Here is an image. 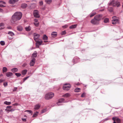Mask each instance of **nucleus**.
Listing matches in <instances>:
<instances>
[{"mask_svg": "<svg viewBox=\"0 0 123 123\" xmlns=\"http://www.w3.org/2000/svg\"><path fill=\"white\" fill-rule=\"evenodd\" d=\"M18 69L16 68H15L12 69V71L13 72H16L17 71Z\"/></svg>", "mask_w": 123, "mask_h": 123, "instance_id": "nucleus-26", "label": "nucleus"}, {"mask_svg": "<svg viewBox=\"0 0 123 123\" xmlns=\"http://www.w3.org/2000/svg\"><path fill=\"white\" fill-rule=\"evenodd\" d=\"M54 96V94L53 93H49L46 94L45 96L46 99L48 100Z\"/></svg>", "mask_w": 123, "mask_h": 123, "instance_id": "nucleus-2", "label": "nucleus"}, {"mask_svg": "<svg viewBox=\"0 0 123 123\" xmlns=\"http://www.w3.org/2000/svg\"><path fill=\"white\" fill-rule=\"evenodd\" d=\"M4 24L3 23H1L0 24V30H1L3 29L4 28Z\"/></svg>", "mask_w": 123, "mask_h": 123, "instance_id": "nucleus-19", "label": "nucleus"}, {"mask_svg": "<svg viewBox=\"0 0 123 123\" xmlns=\"http://www.w3.org/2000/svg\"><path fill=\"white\" fill-rule=\"evenodd\" d=\"M22 120L23 121H26V119L25 118H22Z\"/></svg>", "mask_w": 123, "mask_h": 123, "instance_id": "nucleus-59", "label": "nucleus"}, {"mask_svg": "<svg viewBox=\"0 0 123 123\" xmlns=\"http://www.w3.org/2000/svg\"><path fill=\"white\" fill-rule=\"evenodd\" d=\"M12 107L10 106H7V108H10Z\"/></svg>", "mask_w": 123, "mask_h": 123, "instance_id": "nucleus-60", "label": "nucleus"}, {"mask_svg": "<svg viewBox=\"0 0 123 123\" xmlns=\"http://www.w3.org/2000/svg\"><path fill=\"white\" fill-rule=\"evenodd\" d=\"M25 29L26 31H30L31 30V28L30 27V26H29L28 27H26L25 28Z\"/></svg>", "mask_w": 123, "mask_h": 123, "instance_id": "nucleus-30", "label": "nucleus"}, {"mask_svg": "<svg viewBox=\"0 0 123 123\" xmlns=\"http://www.w3.org/2000/svg\"><path fill=\"white\" fill-rule=\"evenodd\" d=\"M0 113L1 114H2V110H0Z\"/></svg>", "mask_w": 123, "mask_h": 123, "instance_id": "nucleus-61", "label": "nucleus"}, {"mask_svg": "<svg viewBox=\"0 0 123 123\" xmlns=\"http://www.w3.org/2000/svg\"><path fill=\"white\" fill-rule=\"evenodd\" d=\"M19 0H10L9 2L10 4H13L18 1Z\"/></svg>", "mask_w": 123, "mask_h": 123, "instance_id": "nucleus-15", "label": "nucleus"}, {"mask_svg": "<svg viewBox=\"0 0 123 123\" xmlns=\"http://www.w3.org/2000/svg\"><path fill=\"white\" fill-rule=\"evenodd\" d=\"M17 89V87L14 88V89L13 90V91H15Z\"/></svg>", "mask_w": 123, "mask_h": 123, "instance_id": "nucleus-54", "label": "nucleus"}, {"mask_svg": "<svg viewBox=\"0 0 123 123\" xmlns=\"http://www.w3.org/2000/svg\"><path fill=\"white\" fill-rule=\"evenodd\" d=\"M68 27V25H65L64 26H62V27L63 28H66Z\"/></svg>", "mask_w": 123, "mask_h": 123, "instance_id": "nucleus-40", "label": "nucleus"}, {"mask_svg": "<svg viewBox=\"0 0 123 123\" xmlns=\"http://www.w3.org/2000/svg\"><path fill=\"white\" fill-rule=\"evenodd\" d=\"M8 34H9L11 36H13L14 35V34L11 31H9L8 32Z\"/></svg>", "mask_w": 123, "mask_h": 123, "instance_id": "nucleus-28", "label": "nucleus"}, {"mask_svg": "<svg viewBox=\"0 0 123 123\" xmlns=\"http://www.w3.org/2000/svg\"><path fill=\"white\" fill-rule=\"evenodd\" d=\"M91 22L92 24L94 25H97L99 23L98 21L94 17L93 19L91 20Z\"/></svg>", "mask_w": 123, "mask_h": 123, "instance_id": "nucleus-6", "label": "nucleus"}, {"mask_svg": "<svg viewBox=\"0 0 123 123\" xmlns=\"http://www.w3.org/2000/svg\"><path fill=\"white\" fill-rule=\"evenodd\" d=\"M5 81L4 80L0 79V83L3 82Z\"/></svg>", "mask_w": 123, "mask_h": 123, "instance_id": "nucleus-51", "label": "nucleus"}, {"mask_svg": "<svg viewBox=\"0 0 123 123\" xmlns=\"http://www.w3.org/2000/svg\"><path fill=\"white\" fill-rule=\"evenodd\" d=\"M27 65V64L26 63H25L24 64H23V67H25V66H26V65Z\"/></svg>", "mask_w": 123, "mask_h": 123, "instance_id": "nucleus-56", "label": "nucleus"}, {"mask_svg": "<svg viewBox=\"0 0 123 123\" xmlns=\"http://www.w3.org/2000/svg\"><path fill=\"white\" fill-rule=\"evenodd\" d=\"M33 15L35 17L38 18L40 17L38 12L36 10L34 11L33 12Z\"/></svg>", "mask_w": 123, "mask_h": 123, "instance_id": "nucleus-7", "label": "nucleus"}, {"mask_svg": "<svg viewBox=\"0 0 123 123\" xmlns=\"http://www.w3.org/2000/svg\"><path fill=\"white\" fill-rule=\"evenodd\" d=\"M40 4L41 5H42L43 4V3L42 1H41L40 2Z\"/></svg>", "mask_w": 123, "mask_h": 123, "instance_id": "nucleus-53", "label": "nucleus"}, {"mask_svg": "<svg viewBox=\"0 0 123 123\" xmlns=\"http://www.w3.org/2000/svg\"><path fill=\"white\" fill-rule=\"evenodd\" d=\"M12 74V73L10 72H7L6 74V76L8 77L11 76Z\"/></svg>", "mask_w": 123, "mask_h": 123, "instance_id": "nucleus-16", "label": "nucleus"}, {"mask_svg": "<svg viewBox=\"0 0 123 123\" xmlns=\"http://www.w3.org/2000/svg\"><path fill=\"white\" fill-rule=\"evenodd\" d=\"M4 6L3 5L1 4H0V7H3Z\"/></svg>", "mask_w": 123, "mask_h": 123, "instance_id": "nucleus-58", "label": "nucleus"}, {"mask_svg": "<svg viewBox=\"0 0 123 123\" xmlns=\"http://www.w3.org/2000/svg\"><path fill=\"white\" fill-rule=\"evenodd\" d=\"M39 37H34V39L35 40L36 42L37 40H38Z\"/></svg>", "mask_w": 123, "mask_h": 123, "instance_id": "nucleus-38", "label": "nucleus"}, {"mask_svg": "<svg viewBox=\"0 0 123 123\" xmlns=\"http://www.w3.org/2000/svg\"><path fill=\"white\" fill-rule=\"evenodd\" d=\"M0 44L2 45H4L5 44V43L4 41H1L0 42Z\"/></svg>", "mask_w": 123, "mask_h": 123, "instance_id": "nucleus-37", "label": "nucleus"}, {"mask_svg": "<svg viewBox=\"0 0 123 123\" xmlns=\"http://www.w3.org/2000/svg\"><path fill=\"white\" fill-rule=\"evenodd\" d=\"M36 59L35 58H33L30 62V65L31 66H33L35 63Z\"/></svg>", "mask_w": 123, "mask_h": 123, "instance_id": "nucleus-8", "label": "nucleus"}, {"mask_svg": "<svg viewBox=\"0 0 123 123\" xmlns=\"http://www.w3.org/2000/svg\"><path fill=\"white\" fill-rule=\"evenodd\" d=\"M27 6V5L25 4H23L21 5V7L25 8Z\"/></svg>", "mask_w": 123, "mask_h": 123, "instance_id": "nucleus-23", "label": "nucleus"}, {"mask_svg": "<svg viewBox=\"0 0 123 123\" xmlns=\"http://www.w3.org/2000/svg\"><path fill=\"white\" fill-rule=\"evenodd\" d=\"M3 85L5 86H6L7 85V83L6 82H5L3 83Z\"/></svg>", "mask_w": 123, "mask_h": 123, "instance_id": "nucleus-41", "label": "nucleus"}, {"mask_svg": "<svg viewBox=\"0 0 123 123\" xmlns=\"http://www.w3.org/2000/svg\"><path fill=\"white\" fill-rule=\"evenodd\" d=\"M71 86V85L69 84H65L63 87V89L65 90H69Z\"/></svg>", "mask_w": 123, "mask_h": 123, "instance_id": "nucleus-3", "label": "nucleus"}, {"mask_svg": "<svg viewBox=\"0 0 123 123\" xmlns=\"http://www.w3.org/2000/svg\"><path fill=\"white\" fill-rule=\"evenodd\" d=\"M115 118V120L116 121L117 123H121V120L120 119L117 117H114Z\"/></svg>", "mask_w": 123, "mask_h": 123, "instance_id": "nucleus-20", "label": "nucleus"}, {"mask_svg": "<svg viewBox=\"0 0 123 123\" xmlns=\"http://www.w3.org/2000/svg\"><path fill=\"white\" fill-rule=\"evenodd\" d=\"M115 118H114V117H113L112 118V120L114 121V122L113 123H116V122H115Z\"/></svg>", "mask_w": 123, "mask_h": 123, "instance_id": "nucleus-50", "label": "nucleus"}, {"mask_svg": "<svg viewBox=\"0 0 123 123\" xmlns=\"http://www.w3.org/2000/svg\"><path fill=\"white\" fill-rule=\"evenodd\" d=\"M26 111H28V112H29L30 113H31V114L32 113H33L32 111H31L30 110H27Z\"/></svg>", "mask_w": 123, "mask_h": 123, "instance_id": "nucleus-48", "label": "nucleus"}, {"mask_svg": "<svg viewBox=\"0 0 123 123\" xmlns=\"http://www.w3.org/2000/svg\"><path fill=\"white\" fill-rule=\"evenodd\" d=\"M18 104L17 103H15V104H13L12 105L13 106H17L18 105Z\"/></svg>", "mask_w": 123, "mask_h": 123, "instance_id": "nucleus-52", "label": "nucleus"}, {"mask_svg": "<svg viewBox=\"0 0 123 123\" xmlns=\"http://www.w3.org/2000/svg\"><path fill=\"white\" fill-rule=\"evenodd\" d=\"M37 53L36 51H35L34 52L32 56L33 57H36L37 56Z\"/></svg>", "mask_w": 123, "mask_h": 123, "instance_id": "nucleus-25", "label": "nucleus"}, {"mask_svg": "<svg viewBox=\"0 0 123 123\" xmlns=\"http://www.w3.org/2000/svg\"><path fill=\"white\" fill-rule=\"evenodd\" d=\"M29 76H28L24 78L23 79V81H25L26 80H27Z\"/></svg>", "mask_w": 123, "mask_h": 123, "instance_id": "nucleus-45", "label": "nucleus"}, {"mask_svg": "<svg viewBox=\"0 0 123 123\" xmlns=\"http://www.w3.org/2000/svg\"><path fill=\"white\" fill-rule=\"evenodd\" d=\"M66 33V32L65 31H62V32L61 34L62 35H63L64 34H65Z\"/></svg>", "mask_w": 123, "mask_h": 123, "instance_id": "nucleus-44", "label": "nucleus"}, {"mask_svg": "<svg viewBox=\"0 0 123 123\" xmlns=\"http://www.w3.org/2000/svg\"><path fill=\"white\" fill-rule=\"evenodd\" d=\"M80 89L79 88H77L74 90V91L75 92H80Z\"/></svg>", "mask_w": 123, "mask_h": 123, "instance_id": "nucleus-21", "label": "nucleus"}, {"mask_svg": "<svg viewBox=\"0 0 123 123\" xmlns=\"http://www.w3.org/2000/svg\"><path fill=\"white\" fill-rule=\"evenodd\" d=\"M38 113V112H36L34 113L32 117H36L37 116Z\"/></svg>", "mask_w": 123, "mask_h": 123, "instance_id": "nucleus-29", "label": "nucleus"}, {"mask_svg": "<svg viewBox=\"0 0 123 123\" xmlns=\"http://www.w3.org/2000/svg\"><path fill=\"white\" fill-rule=\"evenodd\" d=\"M36 43V46H38V47H39V46L42 44V41H37Z\"/></svg>", "mask_w": 123, "mask_h": 123, "instance_id": "nucleus-10", "label": "nucleus"}, {"mask_svg": "<svg viewBox=\"0 0 123 123\" xmlns=\"http://www.w3.org/2000/svg\"><path fill=\"white\" fill-rule=\"evenodd\" d=\"M48 37L46 35H44L43 37V39L44 40V42H47V41H46L48 39Z\"/></svg>", "mask_w": 123, "mask_h": 123, "instance_id": "nucleus-12", "label": "nucleus"}, {"mask_svg": "<svg viewBox=\"0 0 123 123\" xmlns=\"http://www.w3.org/2000/svg\"><path fill=\"white\" fill-rule=\"evenodd\" d=\"M0 4H6V3L4 2H3L2 1H0Z\"/></svg>", "mask_w": 123, "mask_h": 123, "instance_id": "nucleus-46", "label": "nucleus"}, {"mask_svg": "<svg viewBox=\"0 0 123 123\" xmlns=\"http://www.w3.org/2000/svg\"><path fill=\"white\" fill-rule=\"evenodd\" d=\"M17 30L19 31H21L23 30V28L21 26H18L17 27Z\"/></svg>", "mask_w": 123, "mask_h": 123, "instance_id": "nucleus-18", "label": "nucleus"}, {"mask_svg": "<svg viewBox=\"0 0 123 123\" xmlns=\"http://www.w3.org/2000/svg\"><path fill=\"white\" fill-rule=\"evenodd\" d=\"M64 100V99L63 98H62L59 99L58 101V102L57 103V105H60V103H61L63 102Z\"/></svg>", "mask_w": 123, "mask_h": 123, "instance_id": "nucleus-9", "label": "nucleus"}, {"mask_svg": "<svg viewBox=\"0 0 123 123\" xmlns=\"http://www.w3.org/2000/svg\"><path fill=\"white\" fill-rule=\"evenodd\" d=\"M11 103L10 102H8L7 101H5L4 103V104L7 105H10Z\"/></svg>", "mask_w": 123, "mask_h": 123, "instance_id": "nucleus-33", "label": "nucleus"}, {"mask_svg": "<svg viewBox=\"0 0 123 123\" xmlns=\"http://www.w3.org/2000/svg\"><path fill=\"white\" fill-rule=\"evenodd\" d=\"M15 74L17 77H19L21 75V74L20 73H16Z\"/></svg>", "mask_w": 123, "mask_h": 123, "instance_id": "nucleus-39", "label": "nucleus"}, {"mask_svg": "<svg viewBox=\"0 0 123 123\" xmlns=\"http://www.w3.org/2000/svg\"><path fill=\"white\" fill-rule=\"evenodd\" d=\"M35 25L36 26H38V23H34Z\"/></svg>", "mask_w": 123, "mask_h": 123, "instance_id": "nucleus-49", "label": "nucleus"}, {"mask_svg": "<svg viewBox=\"0 0 123 123\" xmlns=\"http://www.w3.org/2000/svg\"><path fill=\"white\" fill-rule=\"evenodd\" d=\"M120 6V4L119 2L118 1L115 2L114 4V6H117V7H118Z\"/></svg>", "mask_w": 123, "mask_h": 123, "instance_id": "nucleus-14", "label": "nucleus"}, {"mask_svg": "<svg viewBox=\"0 0 123 123\" xmlns=\"http://www.w3.org/2000/svg\"><path fill=\"white\" fill-rule=\"evenodd\" d=\"M96 14V13L95 12L92 13L90 14V17H92L94 16Z\"/></svg>", "mask_w": 123, "mask_h": 123, "instance_id": "nucleus-34", "label": "nucleus"}, {"mask_svg": "<svg viewBox=\"0 0 123 123\" xmlns=\"http://www.w3.org/2000/svg\"><path fill=\"white\" fill-rule=\"evenodd\" d=\"M109 19L107 18H105L104 19V22L105 23H106L108 22Z\"/></svg>", "mask_w": 123, "mask_h": 123, "instance_id": "nucleus-36", "label": "nucleus"}, {"mask_svg": "<svg viewBox=\"0 0 123 123\" xmlns=\"http://www.w3.org/2000/svg\"><path fill=\"white\" fill-rule=\"evenodd\" d=\"M3 12V10L1 8H0V12Z\"/></svg>", "mask_w": 123, "mask_h": 123, "instance_id": "nucleus-57", "label": "nucleus"}, {"mask_svg": "<svg viewBox=\"0 0 123 123\" xmlns=\"http://www.w3.org/2000/svg\"><path fill=\"white\" fill-rule=\"evenodd\" d=\"M7 28L8 29H11V27H7Z\"/></svg>", "mask_w": 123, "mask_h": 123, "instance_id": "nucleus-64", "label": "nucleus"}, {"mask_svg": "<svg viewBox=\"0 0 123 123\" xmlns=\"http://www.w3.org/2000/svg\"><path fill=\"white\" fill-rule=\"evenodd\" d=\"M27 72V70H24L22 71V74L23 75H25L26 73Z\"/></svg>", "mask_w": 123, "mask_h": 123, "instance_id": "nucleus-24", "label": "nucleus"}, {"mask_svg": "<svg viewBox=\"0 0 123 123\" xmlns=\"http://www.w3.org/2000/svg\"><path fill=\"white\" fill-rule=\"evenodd\" d=\"M5 110L6 111H14V110H13L12 109L9 110V109H6Z\"/></svg>", "mask_w": 123, "mask_h": 123, "instance_id": "nucleus-47", "label": "nucleus"}, {"mask_svg": "<svg viewBox=\"0 0 123 123\" xmlns=\"http://www.w3.org/2000/svg\"><path fill=\"white\" fill-rule=\"evenodd\" d=\"M57 35V33L56 32H52L51 34L52 36L53 37H56Z\"/></svg>", "mask_w": 123, "mask_h": 123, "instance_id": "nucleus-11", "label": "nucleus"}, {"mask_svg": "<svg viewBox=\"0 0 123 123\" xmlns=\"http://www.w3.org/2000/svg\"><path fill=\"white\" fill-rule=\"evenodd\" d=\"M45 2L48 4L51 3L52 2V0H45Z\"/></svg>", "mask_w": 123, "mask_h": 123, "instance_id": "nucleus-32", "label": "nucleus"}, {"mask_svg": "<svg viewBox=\"0 0 123 123\" xmlns=\"http://www.w3.org/2000/svg\"><path fill=\"white\" fill-rule=\"evenodd\" d=\"M85 93H83L81 95V97H84L85 96Z\"/></svg>", "mask_w": 123, "mask_h": 123, "instance_id": "nucleus-42", "label": "nucleus"}, {"mask_svg": "<svg viewBox=\"0 0 123 123\" xmlns=\"http://www.w3.org/2000/svg\"><path fill=\"white\" fill-rule=\"evenodd\" d=\"M22 14L21 12H17L15 13L12 16L11 21L12 23H14L17 20H19L21 18Z\"/></svg>", "mask_w": 123, "mask_h": 123, "instance_id": "nucleus-1", "label": "nucleus"}, {"mask_svg": "<svg viewBox=\"0 0 123 123\" xmlns=\"http://www.w3.org/2000/svg\"><path fill=\"white\" fill-rule=\"evenodd\" d=\"M40 106V105L39 104H38L36 105L34 107V109L36 110L39 109Z\"/></svg>", "mask_w": 123, "mask_h": 123, "instance_id": "nucleus-13", "label": "nucleus"}, {"mask_svg": "<svg viewBox=\"0 0 123 123\" xmlns=\"http://www.w3.org/2000/svg\"><path fill=\"white\" fill-rule=\"evenodd\" d=\"M77 26V25H72L69 27V28L70 29H73V28H75Z\"/></svg>", "mask_w": 123, "mask_h": 123, "instance_id": "nucleus-31", "label": "nucleus"}, {"mask_svg": "<svg viewBox=\"0 0 123 123\" xmlns=\"http://www.w3.org/2000/svg\"><path fill=\"white\" fill-rule=\"evenodd\" d=\"M34 20L35 22L37 23L38 20L37 19H35Z\"/></svg>", "mask_w": 123, "mask_h": 123, "instance_id": "nucleus-55", "label": "nucleus"}, {"mask_svg": "<svg viewBox=\"0 0 123 123\" xmlns=\"http://www.w3.org/2000/svg\"><path fill=\"white\" fill-rule=\"evenodd\" d=\"M115 2L114 0H112L110 2V3L109 4V6L112 5L114 6V4Z\"/></svg>", "mask_w": 123, "mask_h": 123, "instance_id": "nucleus-22", "label": "nucleus"}, {"mask_svg": "<svg viewBox=\"0 0 123 123\" xmlns=\"http://www.w3.org/2000/svg\"><path fill=\"white\" fill-rule=\"evenodd\" d=\"M109 10L110 12H112L113 11V9L112 8H109Z\"/></svg>", "mask_w": 123, "mask_h": 123, "instance_id": "nucleus-43", "label": "nucleus"}, {"mask_svg": "<svg viewBox=\"0 0 123 123\" xmlns=\"http://www.w3.org/2000/svg\"><path fill=\"white\" fill-rule=\"evenodd\" d=\"M40 36V35L38 34L35 33L34 34V37H39Z\"/></svg>", "mask_w": 123, "mask_h": 123, "instance_id": "nucleus-35", "label": "nucleus"}, {"mask_svg": "<svg viewBox=\"0 0 123 123\" xmlns=\"http://www.w3.org/2000/svg\"><path fill=\"white\" fill-rule=\"evenodd\" d=\"M112 23L113 24H115L117 23H119V22L118 19L117 17L115 16L112 17Z\"/></svg>", "mask_w": 123, "mask_h": 123, "instance_id": "nucleus-4", "label": "nucleus"}, {"mask_svg": "<svg viewBox=\"0 0 123 123\" xmlns=\"http://www.w3.org/2000/svg\"><path fill=\"white\" fill-rule=\"evenodd\" d=\"M75 85H80V84L79 83H78L77 84H75Z\"/></svg>", "mask_w": 123, "mask_h": 123, "instance_id": "nucleus-63", "label": "nucleus"}, {"mask_svg": "<svg viewBox=\"0 0 123 123\" xmlns=\"http://www.w3.org/2000/svg\"><path fill=\"white\" fill-rule=\"evenodd\" d=\"M70 95L69 93H66L62 95V96L64 97L68 98L69 97Z\"/></svg>", "mask_w": 123, "mask_h": 123, "instance_id": "nucleus-17", "label": "nucleus"}, {"mask_svg": "<svg viewBox=\"0 0 123 123\" xmlns=\"http://www.w3.org/2000/svg\"><path fill=\"white\" fill-rule=\"evenodd\" d=\"M7 69L5 67H4L2 69V72L3 73L6 72H7Z\"/></svg>", "mask_w": 123, "mask_h": 123, "instance_id": "nucleus-27", "label": "nucleus"}, {"mask_svg": "<svg viewBox=\"0 0 123 123\" xmlns=\"http://www.w3.org/2000/svg\"><path fill=\"white\" fill-rule=\"evenodd\" d=\"M9 39L10 40H12L13 39L12 37L9 38Z\"/></svg>", "mask_w": 123, "mask_h": 123, "instance_id": "nucleus-62", "label": "nucleus"}, {"mask_svg": "<svg viewBox=\"0 0 123 123\" xmlns=\"http://www.w3.org/2000/svg\"><path fill=\"white\" fill-rule=\"evenodd\" d=\"M102 15L98 14L95 16L94 17L99 22V21L102 19Z\"/></svg>", "mask_w": 123, "mask_h": 123, "instance_id": "nucleus-5", "label": "nucleus"}]
</instances>
